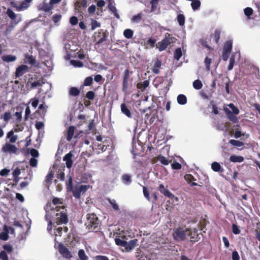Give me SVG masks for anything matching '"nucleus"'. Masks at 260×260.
Wrapping results in <instances>:
<instances>
[{
	"mask_svg": "<svg viewBox=\"0 0 260 260\" xmlns=\"http://www.w3.org/2000/svg\"><path fill=\"white\" fill-rule=\"evenodd\" d=\"M50 207H51L50 203L49 205L47 204V206L46 215L47 217H53L55 216V219L54 221L57 225L66 224L68 222L69 219L64 205H62L61 207L56 206L55 208L53 207L49 209Z\"/></svg>",
	"mask_w": 260,
	"mask_h": 260,
	"instance_id": "1",
	"label": "nucleus"
},
{
	"mask_svg": "<svg viewBox=\"0 0 260 260\" xmlns=\"http://www.w3.org/2000/svg\"><path fill=\"white\" fill-rule=\"evenodd\" d=\"M101 224V222L95 214L88 213L86 215L85 225L88 230L97 232L100 230Z\"/></svg>",
	"mask_w": 260,
	"mask_h": 260,
	"instance_id": "2",
	"label": "nucleus"
},
{
	"mask_svg": "<svg viewBox=\"0 0 260 260\" xmlns=\"http://www.w3.org/2000/svg\"><path fill=\"white\" fill-rule=\"evenodd\" d=\"M177 41V39L172 36V35L168 32L165 35L164 38L158 43L157 48L159 51H162L172 44L175 43Z\"/></svg>",
	"mask_w": 260,
	"mask_h": 260,
	"instance_id": "3",
	"label": "nucleus"
},
{
	"mask_svg": "<svg viewBox=\"0 0 260 260\" xmlns=\"http://www.w3.org/2000/svg\"><path fill=\"white\" fill-rule=\"evenodd\" d=\"M115 242L117 245L124 247L126 251L129 252L136 246L138 240L135 239L126 242L119 238L116 237Z\"/></svg>",
	"mask_w": 260,
	"mask_h": 260,
	"instance_id": "4",
	"label": "nucleus"
},
{
	"mask_svg": "<svg viewBox=\"0 0 260 260\" xmlns=\"http://www.w3.org/2000/svg\"><path fill=\"white\" fill-rule=\"evenodd\" d=\"M188 228H186L185 230L182 227L176 228L173 233V237L177 241H184L188 235Z\"/></svg>",
	"mask_w": 260,
	"mask_h": 260,
	"instance_id": "5",
	"label": "nucleus"
},
{
	"mask_svg": "<svg viewBox=\"0 0 260 260\" xmlns=\"http://www.w3.org/2000/svg\"><path fill=\"white\" fill-rule=\"evenodd\" d=\"M89 186L78 184L75 185L70 191L73 193V196L76 199H79L81 194L84 193L88 189Z\"/></svg>",
	"mask_w": 260,
	"mask_h": 260,
	"instance_id": "6",
	"label": "nucleus"
},
{
	"mask_svg": "<svg viewBox=\"0 0 260 260\" xmlns=\"http://www.w3.org/2000/svg\"><path fill=\"white\" fill-rule=\"evenodd\" d=\"M7 14L11 19L14 21V22H12L10 23L9 28L11 27V29L8 28L6 30V33H7L8 31H10L13 28L14 25H16L21 21V16H20L19 18H17V15L10 9H8L7 10Z\"/></svg>",
	"mask_w": 260,
	"mask_h": 260,
	"instance_id": "7",
	"label": "nucleus"
},
{
	"mask_svg": "<svg viewBox=\"0 0 260 260\" xmlns=\"http://www.w3.org/2000/svg\"><path fill=\"white\" fill-rule=\"evenodd\" d=\"M17 148L14 145L6 143L2 147V151L5 153H9L10 154H15L17 153Z\"/></svg>",
	"mask_w": 260,
	"mask_h": 260,
	"instance_id": "8",
	"label": "nucleus"
},
{
	"mask_svg": "<svg viewBox=\"0 0 260 260\" xmlns=\"http://www.w3.org/2000/svg\"><path fill=\"white\" fill-rule=\"evenodd\" d=\"M95 34H96V32H95ZM108 35V32H107L106 30H104L103 29H99L97 32L96 37L100 38V39L96 43L98 44H100L104 41H106Z\"/></svg>",
	"mask_w": 260,
	"mask_h": 260,
	"instance_id": "9",
	"label": "nucleus"
},
{
	"mask_svg": "<svg viewBox=\"0 0 260 260\" xmlns=\"http://www.w3.org/2000/svg\"><path fill=\"white\" fill-rule=\"evenodd\" d=\"M198 231V230L196 229H194L193 230L189 229V231L188 232V235L187 236L190 237V242L193 243L196 242L200 239Z\"/></svg>",
	"mask_w": 260,
	"mask_h": 260,
	"instance_id": "10",
	"label": "nucleus"
},
{
	"mask_svg": "<svg viewBox=\"0 0 260 260\" xmlns=\"http://www.w3.org/2000/svg\"><path fill=\"white\" fill-rule=\"evenodd\" d=\"M28 70V67L26 65L21 64L18 66L15 71V77L16 78L22 77L25 73H26Z\"/></svg>",
	"mask_w": 260,
	"mask_h": 260,
	"instance_id": "11",
	"label": "nucleus"
},
{
	"mask_svg": "<svg viewBox=\"0 0 260 260\" xmlns=\"http://www.w3.org/2000/svg\"><path fill=\"white\" fill-rule=\"evenodd\" d=\"M87 3L86 0H76L75 3V9L78 12H82V11L87 7Z\"/></svg>",
	"mask_w": 260,
	"mask_h": 260,
	"instance_id": "12",
	"label": "nucleus"
},
{
	"mask_svg": "<svg viewBox=\"0 0 260 260\" xmlns=\"http://www.w3.org/2000/svg\"><path fill=\"white\" fill-rule=\"evenodd\" d=\"M58 251L62 256L66 258L69 259L72 256L69 250L62 244L59 245Z\"/></svg>",
	"mask_w": 260,
	"mask_h": 260,
	"instance_id": "13",
	"label": "nucleus"
},
{
	"mask_svg": "<svg viewBox=\"0 0 260 260\" xmlns=\"http://www.w3.org/2000/svg\"><path fill=\"white\" fill-rule=\"evenodd\" d=\"M159 191L162 193L165 196L169 198L170 199L176 198L177 199L172 193H171L168 189H166L163 184H160L158 187Z\"/></svg>",
	"mask_w": 260,
	"mask_h": 260,
	"instance_id": "14",
	"label": "nucleus"
},
{
	"mask_svg": "<svg viewBox=\"0 0 260 260\" xmlns=\"http://www.w3.org/2000/svg\"><path fill=\"white\" fill-rule=\"evenodd\" d=\"M40 81V79H39L38 77L36 75H35L34 77L28 79L27 84L30 85L31 88H34L41 85Z\"/></svg>",
	"mask_w": 260,
	"mask_h": 260,
	"instance_id": "15",
	"label": "nucleus"
},
{
	"mask_svg": "<svg viewBox=\"0 0 260 260\" xmlns=\"http://www.w3.org/2000/svg\"><path fill=\"white\" fill-rule=\"evenodd\" d=\"M73 156V155L72 152H70L66 154L63 157V160L66 161L67 167L68 169H70L73 165V161L72 159Z\"/></svg>",
	"mask_w": 260,
	"mask_h": 260,
	"instance_id": "16",
	"label": "nucleus"
},
{
	"mask_svg": "<svg viewBox=\"0 0 260 260\" xmlns=\"http://www.w3.org/2000/svg\"><path fill=\"white\" fill-rule=\"evenodd\" d=\"M224 111L225 114L227 115L228 119L232 122L236 123L237 122L238 119L236 117V115L233 113L231 110H230L228 108H224Z\"/></svg>",
	"mask_w": 260,
	"mask_h": 260,
	"instance_id": "17",
	"label": "nucleus"
},
{
	"mask_svg": "<svg viewBox=\"0 0 260 260\" xmlns=\"http://www.w3.org/2000/svg\"><path fill=\"white\" fill-rule=\"evenodd\" d=\"M161 65V62L157 59L152 67L151 70L152 72L155 74H158L159 73V69L160 68Z\"/></svg>",
	"mask_w": 260,
	"mask_h": 260,
	"instance_id": "18",
	"label": "nucleus"
},
{
	"mask_svg": "<svg viewBox=\"0 0 260 260\" xmlns=\"http://www.w3.org/2000/svg\"><path fill=\"white\" fill-rule=\"evenodd\" d=\"M75 127L73 125L70 126L68 128L67 135V140L70 141L74 136Z\"/></svg>",
	"mask_w": 260,
	"mask_h": 260,
	"instance_id": "19",
	"label": "nucleus"
},
{
	"mask_svg": "<svg viewBox=\"0 0 260 260\" xmlns=\"http://www.w3.org/2000/svg\"><path fill=\"white\" fill-rule=\"evenodd\" d=\"M2 59L5 62H10L15 61L17 59V57L13 55H6L2 57Z\"/></svg>",
	"mask_w": 260,
	"mask_h": 260,
	"instance_id": "20",
	"label": "nucleus"
},
{
	"mask_svg": "<svg viewBox=\"0 0 260 260\" xmlns=\"http://www.w3.org/2000/svg\"><path fill=\"white\" fill-rule=\"evenodd\" d=\"M121 110L122 113L128 117H132V114L129 109L127 108L125 103H122L121 105Z\"/></svg>",
	"mask_w": 260,
	"mask_h": 260,
	"instance_id": "21",
	"label": "nucleus"
},
{
	"mask_svg": "<svg viewBox=\"0 0 260 260\" xmlns=\"http://www.w3.org/2000/svg\"><path fill=\"white\" fill-rule=\"evenodd\" d=\"M149 82L148 80H145L144 82L138 83L137 85V87L141 90L144 91L145 89L149 86Z\"/></svg>",
	"mask_w": 260,
	"mask_h": 260,
	"instance_id": "22",
	"label": "nucleus"
},
{
	"mask_svg": "<svg viewBox=\"0 0 260 260\" xmlns=\"http://www.w3.org/2000/svg\"><path fill=\"white\" fill-rule=\"evenodd\" d=\"M211 168L215 172H222L223 171V169L221 167L220 164L216 161L212 164Z\"/></svg>",
	"mask_w": 260,
	"mask_h": 260,
	"instance_id": "23",
	"label": "nucleus"
},
{
	"mask_svg": "<svg viewBox=\"0 0 260 260\" xmlns=\"http://www.w3.org/2000/svg\"><path fill=\"white\" fill-rule=\"evenodd\" d=\"M80 92V89L76 87H72L70 88L69 94L71 96H77Z\"/></svg>",
	"mask_w": 260,
	"mask_h": 260,
	"instance_id": "24",
	"label": "nucleus"
},
{
	"mask_svg": "<svg viewBox=\"0 0 260 260\" xmlns=\"http://www.w3.org/2000/svg\"><path fill=\"white\" fill-rule=\"evenodd\" d=\"M229 160L233 162H241L244 160V158L241 156L232 155L230 156Z\"/></svg>",
	"mask_w": 260,
	"mask_h": 260,
	"instance_id": "25",
	"label": "nucleus"
},
{
	"mask_svg": "<svg viewBox=\"0 0 260 260\" xmlns=\"http://www.w3.org/2000/svg\"><path fill=\"white\" fill-rule=\"evenodd\" d=\"M177 102L180 105H185L187 103V98L184 94H180L177 96Z\"/></svg>",
	"mask_w": 260,
	"mask_h": 260,
	"instance_id": "26",
	"label": "nucleus"
},
{
	"mask_svg": "<svg viewBox=\"0 0 260 260\" xmlns=\"http://www.w3.org/2000/svg\"><path fill=\"white\" fill-rule=\"evenodd\" d=\"M53 9V6L50 4V3H43L41 10L45 12H49Z\"/></svg>",
	"mask_w": 260,
	"mask_h": 260,
	"instance_id": "27",
	"label": "nucleus"
},
{
	"mask_svg": "<svg viewBox=\"0 0 260 260\" xmlns=\"http://www.w3.org/2000/svg\"><path fill=\"white\" fill-rule=\"evenodd\" d=\"M131 178V175L124 174L122 176L121 179L123 183L129 184L132 182Z\"/></svg>",
	"mask_w": 260,
	"mask_h": 260,
	"instance_id": "28",
	"label": "nucleus"
},
{
	"mask_svg": "<svg viewBox=\"0 0 260 260\" xmlns=\"http://www.w3.org/2000/svg\"><path fill=\"white\" fill-rule=\"evenodd\" d=\"M191 2V6L194 11H196L200 8L201 6V2L199 0H192Z\"/></svg>",
	"mask_w": 260,
	"mask_h": 260,
	"instance_id": "29",
	"label": "nucleus"
},
{
	"mask_svg": "<svg viewBox=\"0 0 260 260\" xmlns=\"http://www.w3.org/2000/svg\"><path fill=\"white\" fill-rule=\"evenodd\" d=\"M182 55V51L180 48H177L174 51V58L177 60H179Z\"/></svg>",
	"mask_w": 260,
	"mask_h": 260,
	"instance_id": "30",
	"label": "nucleus"
},
{
	"mask_svg": "<svg viewBox=\"0 0 260 260\" xmlns=\"http://www.w3.org/2000/svg\"><path fill=\"white\" fill-rule=\"evenodd\" d=\"M232 50V42L231 41H226L223 47V50L226 51V52H231Z\"/></svg>",
	"mask_w": 260,
	"mask_h": 260,
	"instance_id": "31",
	"label": "nucleus"
},
{
	"mask_svg": "<svg viewBox=\"0 0 260 260\" xmlns=\"http://www.w3.org/2000/svg\"><path fill=\"white\" fill-rule=\"evenodd\" d=\"M156 159L164 165H168L169 163L168 159L161 155H158L156 157Z\"/></svg>",
	"mask_w": 260,
	"mask_h": 260,
	"instance_id": "32",
	"label": "nucleus"
},
{
	"mask_svg": "<svg viewBox=\"0 0 260 260\" xmlns=\"http://www.w3.org/2000/svg\"><path fill=\"white\" fill-rule=\"evenodd\" d=\"M7 137L10 138V142L11 143H15L17 139V136L14 135V133L12 131H11L7 134Z\"/></svg>",
	"mask_w": 260,
	"mask_h": 260,
	"instance_id": "33",
	"label": "nucleus"
},
{
	"mask_svg": "<svg viewBox=\"0 0 260 260\" xmlns=\"http://www.w3.org/2000/svg\"><path fill=\"white\" fill-rule=\"evenodd\" d=\"M159 0H151L150 3L151 5V12H155L157 9L158 5Z\"/></svg>",
	"mask_w": 260,
	"mask_h": 260,
	"instance_id": "34",
	"label": "nucleus"
},
{
	"mask_svg": "<svg viewBox=\"0 0 260 260\" xmlns=\"http://www.w3.org/2000/svg\"><path fill=\"white\" fill-rule=\"evenodd\" d=\"M212 36H213L215 42L216 44H218L220 38V31L219 30L216 29L214 31V34L211 35V37Z\"/></svg>",
	"mask_w": 260,
	"mask_h": 260,
	"instance_id": "35",
	"label": "nucleus"
},
{
	"mask_svg": "<svg viewBox=\"0 0 260 260\" xmlns=\"http://www.w3.org/2000/svg\"><path fill=\"white\" fill-rule=\"evenodd\" d=\"M229 144L237 147H241L244 145L243 142L234 139L230 140L229 141Z\"/></svg>",
	"mask_w": 260,
	"mask_h": 260,
	"instance_id": "36",
	"label": "nucleus"
},
{
	"mask_svg": "<svg viewBox=\"0 0 260 260\" xmlns=\"http://www.w3.org/2000/svg\"><path fill=\"white\" fill-rule=\"evenodd\" d=\"M193 87L194 89L199 90L202 88L203 84L200 80L197 79L193 82Z\"/></svg>",
	"mask_w": 260,
	"mask_h": 260,
	"instance_id": "37",
	"label": "nucleus"
},
{
	"mask_svg": "<svg viewBox=\"0 0 260 260\" xmlns=\"http://www.w3.org/2000/svg\"><path fill=\"white\" fill-rule=\"evenodd\" d=\"M133 31L131 29H126L123 32L124 37L127 39H131L133 36Z\"/></svg>",
	"mask_w": 260,
	"mask_h": 260,
	"instance_id": "38",
	"label": "nucleus"
},
{
	"mask_svg": "<svg viewBox=\"0 0 260 260\" xmlns=\"http://www.w3.org/2000/svg\"><path fill=\"white\" fill-rule=\"evenodd\" d=\"M53 173L52 171L49 172L46 176L45 182L48 184H50L52 183V180L53 178Z\"/></svg>",
	"mask_w": 260,
	"mask_h": 260,
	"instance_id": "39",
	"label": "nucleus"
},
{
	"mask_svg": "<svg viewBox=\"0 0 260 260\" xmlns=\"http://www.w3.org/2000/svg\"><path fill=\"white\" fill-rule=\"evenodd\" d=\"M70 62L75 67L81 68L83 67V63L79 60H71Z\"/></svg>",
	"mask_w": 260,
	"mask_h": 260,
	"instance_id": "40",
	"label": "nucleus"
},
{
	"mask_svg": "<svg viewBox=\"0 0 260 260\" xmlns=\"http://www.w3.org/2000/svg\"><path fill=\"white\" fill-rule=\"evenodd\" d=\"M78 256L81 260H87L88 257L86 255L85 251L83 249H80L78 251Z\"/></svg>",
	"mask_w": 260,
	"mask_h": 260,
	"instance_id": "41",
	"label": "nucleus"
},
{
	"mask_svg": "<svg viewBox=\"0 0 260 260\" xmlns=\"http://www.w3.org/2000/svg\"><path fill=\"white\" fill-rule=\"evenodd\" d=\"M177 21L179 23V24L180 26H183L184 24L185 23V17L182 14H179L177 16Z\"/></svg>",
	"mask_w": 260,
	"mask_h": 260,
	"instance_id": "42",
	"label": "nucleus"
},
{
	"mask_svg": "<svg viewBox=\"0 0 260 260\" xmlns=\"http://www.w3.org/2000/svg\"><path fill=\"white\" fill-rule=\"evenodd\" d=\"M235 55H232L230 58V63L228 68V71H231L233 69L235 63Z\"/></svg>",
	"mask_w": 260,
	"mask_h": 260,
	"instance_id": "43",
	"label": "nucleus"
},
{
	"mask_svg": "<svg viewBox=\"0 0 260 260\" xmlns=\"http://www.w3.org/2000/svg\"><path fill=\"white\" fill-rule=\"evenodd\" d=\"M93 83V79L91 76H89L86 77L84 81L83 85L84 86H90Z\"/></svg>",
	"mask_w": 260,
	"mask_h": 260,
	"instance_id": "44",
	"label": "nucleus"
},
{
	"mask_svg": "<svg viewBox=\"0 0 260 260\" xmlns=\"http://www.w3.org/2000/svg\"><path fill=\"white\" fill-rule=\"evenodd\" d=\"M142 13H140L137 14V15L134 16L132 18V19H131L132 21L133 22H136V23L139 22L142 19Z\"/></svg>",
	"mask_w": 260,
	"mask_h": 260,
	"instance_id": "45",
	"label": "nucleus"
},
{
	"mask_svg": "<svg viewBox=\"0 0 260 260\" xmlns=\"http://www.w3.org/2000/svg\"><path fill=\"white\" fill-rule=\"evenodd\" d=\"M52 204L56 206H62L63 205V203L61 201L60 199L58 198H54L52 199Z\"/></svg>",
	"mask_w": 260,
	"mask_h": 260,
	"instance_id": "46",
	"label": "nucleus"
},
{
	"mask_svg": "<svg viewBox=\"0 0 260 260\" xmlns=\"http://www.w3.org/2000/svg\"><path fill=\"white\" fill-rule=\"evenodd\" d=\"M108 201L110 205L112 206L113 208L115 210L118 211L119 210V206L117 204L116 201L115 200L108 199Z\"/></svg>",
	"mask_w": 260,
	"mask_h": 260,
	"instance_id": "47",
	"label": "nucleus"
},
{
	"mask_svg": "<svg viewBox=\"0 0 260 260\" xmlns=\"http://www.w3.org/2000/svg\"><path fill=\"white\" fill-rule=\"evenodd\" d=\"M245 15L248 18L253 14V11L252 8L250 7H247L244 10Z\"/></svg>",
	"mask_w": 260,
	"mask_h": 260,
	"instance_id": "48",
	"label": "nucleus"
},
{
	"mask_svg": "<svg viewBox=\"0 0 260 260\" xmlns=\"http://www.w3.org/2000/svg\"><path fill=\"white\" fill-rule=\"evenodd\" d=\"M91 25V29L92 30H94L96 27H100L101 26L100 23L94 19H92Z\"/></svg>",
	"mask_w": 260,
	"mask_h": 260,
	"instance_id": "49",
	"label": "nucleus"
},
{
	"mask_svg": "<svg viewBox=\"0 0 260 260\" xmlns=\"http://www.w3.org/2000/svg\"><path fill=\"white\" fill-rule=\"evenodd\" d=\"M136 257L137 260H145V257L143 254L141 253L140 250L138 248L137 250V252H136Z\"/></svg>",
	"mask_w": 260,
	"mask_h": 260,
	"instance_id": "50",
	"label": "nucleus"
},
{
	"mask_svg": "<svg viewBox=\"0 0 260 260\" xmlns=\"http://www.w3.org/2000/svg\"><path fill=\"white\" fill-rule=\"evenodd\" d=\"M229 107L232 109V112L236 115H238L240 111L235 106L234 104L231 103L229 105Z\"/></svg>",
	"mask_w": 260,
	"mask_h": 260,
	"instance_id": "51",
	"label": "nucleus"
},
{
	"mask_svg": "<svg viewBox=\"0 0 260 260\" xmlns=\"http://www.w3.org/2000/svg\"><path fill=\"white\" fill-rule=\"evenodd\" d=\"M143 192L145 198L149 201H150V197L149 196V192L147 187L145 186L143 187Z\"/></svg>",
	"mask_w": 260,
	"mask_h": 260,
	"instance_id": "52",
	"label": "nucleus"
},
{
	"mask_svg": "<svg viewBox=\"0 0 260 260\" xmlns=\"http://www.w3.org/2000/svg\"><path fill=\"white\" fill-rule=\"evenodd\" d=\"M3 248L4 251H7L8 253H11L13 251V246L10 244H5L3 246Z\"/></svg>",
	"mask_w": 260,
	"mask_h": 260,
	"instance_id": "53",
	"label": "nucleus"
},
{
	"mask_svg": "<svg viewBox=\"0 0 260 260\" xmlns=\"http://www.w3.org/2000/svg\"><path fill=\"white\" fill-rule=\"evenodd\" d=\"M9 238L8 233L7 232H3L0 233V239L3 241H7Z\"/></svg>",
	"mask_w": 260,
	"mask_h": 260,
	"instance_id": "54",
	"label": "nucleus"
},
{
	"mask_svg": "<svg viewBox=\"0 0 260 260\" xmlns=\"http://www.w3.org/2000/svg\"><path fill=\"white\" fill-rule=\"evenodd\" d=\"M85 96L89 100H93L95 98V93L92 91H89L86 93Z\"/></svg>",
	"mask_w": 260,
	"mask_h": 260,
	"instance_id": "55",
	"label": "nucleus"
},
{
	"mask_svg": "<svg viewBox=\"0 0 260 260\" xmlns=\"http://www.w3.org/2000/svg\"><path fill=\"white\" fill-rule=\"evenodd\" d=\"M67 188L68 191H70L74 186L73 185V178L70 176L68 179V183L67 184Z\"/></svg>",
	"mask_w": 260,
	"mask_h": 260,
	"instance_id": "56",
	"label": "nucleus"
},
{
	"mask_svg": "<svg viewBox=\"0 0 260 260\" xmlns=\"http://www.w3.org/2000/svg\"><path fill=\"white\" fill-rule=\"evenodd\" d=\"M184 179L189 183L196 180L194 177L191 174H186L184 176Z\"/></svg>",
	"mask_w": 260,
	"mask_h": 260,
	"instance_id": "57",
	"label": "nucleus"
},
{
	"mask_svg": "<svg viewBox=\"0 0 260 260\" xmlns=\"http://www.w3.org/2000/svg\"><path fill=\"white\" fill-rule=\"evenodd\" d=\"M200 43L204 47L208 48L209 49H211V47L208 44L207 39H201L200 40Z\"/></svg>",
	"mask_w": 260,
	"mask_h": 260,
	"instance_id": "58",
	"label": "nucleus"
},
{
	"mask_svg": "<svg viewBox=\"0 0 260 260\" xmlns=\"http://www.w3.org/2000/svg\"><path fill=\"white\" fill-rule=\"evenodd\" d=\"M61 18V15L60 14H55L52 16V21L54 23H56L59 22Z\"/></svg>",
	"mask_w": 260,
	"mask_h": 260,
	"instance_id": "59",
	"label": "nucleus"
},
{
	"mask_svg": "<svg viewBox=\"0 0 260 260\" xmlns=\"http://www.w3.org/2000/svg\"><path fill=\"white\" fill-rule=\"evenodd\" d=\"M4 231L8 232V233H10L11 234H14L15 233V230L13 228L8 226L6 225L4 226Z\"/></svg>",
	"mask_w": 260,
	"mask_h": 260,
	"instance_id": "60",
	"label": "nucleus"
},
{
	"mask_svg": "<svg viewBox=\"0 0 260 260\" xmlns=\"http://www.w3.org/2000/svg\"><path fill=\"white\" fill-rule=\"evenodd\" d=\"M0 259L2 260H9L8 256L5 251L3 250L0 252Z\"/></svg>",
	"mask_w": 260,
	"mask_h": 260,
	"instance_id": "61",
	"label": "nucleus"
},
{
	"mask_svg": "<svg viewBox=\"0 0 260 260\" xmlns=\"http://www.w3.org/2000/svg\"><path fill=\"white\" fill-rule=\"evenodd\" d=\"M232 231L235 235H238L240 233V230L238 226L235 224H233L232 225Z\"/></svg>",
	"mask_w": 260,
	"mask_h": 260,
	"instance_id": "62",
	"label": "nucleus"
},
{
	"mask_svg": "<svg viewBox=\"0 0 260 260\" xmlns=\"http://www.w3.org/2000/svg\"><path fill=\"white\" fill-rule=\"evenodd\" d=\"M3 118L4 120L6 122L9 121L11 118V113L10 112H6L5 113H4Z\"/></svg>",
	"mask_w": 260,
	"mask_h": 260,
	"instance_id": "63",
	"label": "nucleus"
},
{
	"mask_svg": "<svg viewBox=\"0 0 260 260\" xmlns=\"http://www.w3.org/2000/svg\"><path fill=\"white\" fill-rule=\"evenodd\" d=\"M78 19L76 16H72L70 19V23L73 25H75L78 23Z\"/></svg>",
	"mask_w": 260,
	"mask_h": 260,
	"instance_id": "64",
	"label": "nucleus"
}]
</instances>
